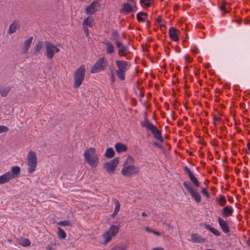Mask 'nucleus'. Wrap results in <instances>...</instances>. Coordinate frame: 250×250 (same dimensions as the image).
Instances as JSON below:
<instances>
[{
    "label": "nucleus",
    "mask_w": 250,
    "mask_h": 250,
    "mask_svg": "<svg viewBox=\"0 0 250 250\" xmlns=\"http://www.w3.org/2000/svg\"><path fill=\"white\" fill-rule=\"evenodd\" d=\"M58 235L60 238L62 239H64L66 237L65 232L60 227L58 228Z\"/></svg>",
    "instance_id": "31"
},
{
    "label": "nucleus",
    "mask_w": 250,
    "mask_h": 250,
    "mask_svg": "<svg viewBox=\"0 0 250 250\" xmlns=\"http://www.w3.org/2000/svg\"><path fill=\"white\" fill-rule=\"evenodd\" d=\"M9 130L8 127L4 125H0V133L6 132Z\"/></svg>",
    "instance_id": "42"
},
{
    "label": "nucleus",
    "mask_w": 250,
    "mask_h": 250,
    "mask_svg": "<svg viewBox=\"0 0 250 250\" xmlns=\"http://www.w3.org/2000/svg\"><path fill=\"white\" fill-rule=\"evenodd\" d=\"M218 202L221 206H225L227 203L226 197L223 195H220L218 199Z\"/></svg>",
    "instance_id": "33"
},
{
    "label": "nucleus",
    "mask_w": 250,
    "mask_h": 250,
    "mask_svg": "<svg viewBox=\"0 0 250 250\" xmlns=\"http://www.w3.org/2000/svg\"><path fill=\"white\" fill-rule=\"evenodd\" d=\"M121 11L122 12H125V2L122 4Z\"/></svg>",
    "instance_id": "51"
},
{
    "label": "nucleus",
    "mask_w": 250,
    "mask_h": 250,
    "mask_svg": "<svg viewBox=\"0 0 250 250\" xmlns=\"http://www.w3.org/2000/svg\"><path fill=\"white\" fill-rule=\"evenodd\" d=\"M125 250V246H123L122 245H117L115 246L114 248L112 249L111 250Z\"/></svg>",
    "instance_id": "40"
},
{
    "label": "nucleus",
    "mask_w": 250,
    "mask_h": 250,
    "mask_svg": "<svg viewBox=\"0 0 250 250\" xmlns=\"http://www.w3.org/2000/svg\"><path fill=\"white\" fill-rule=\"evenodd\" d=\"M153 145L159 147V148H161V145L158 143V142H154L153 143Z\"/></svg>",
    "instance_id": "49"
},
{
    "label": "nucleus",
    "mask_w": 250,
    "mask_h": 250,
    "mask_svg": "<svg viewBox=\"0 0 250 250\" xmlns=\"http://www.w3.org/2000/svg\"><path fill=\"white\" fill-rule=\"evenodd\" d=\"M93 21V19L92 17H88L85 19L84 20L83 22V25L84 27L89 26L90 27L92 26V21Z\"/></svg>",
    "instance_id": "29"
},
{
    "label": "nucleus",
    "mask_w": 250,
    "mask_h": 250,
    "mask_svg": "<svg viewBox=\"0 0 250 250\" xmlns=\"http://www.w3.org/2000/svg\"><path fill=\"white\" fill-rule=\"evenodd\" d=\"M244 22H245V24H247L249 22V20L248 19H246V20H245Z\"/></svg>",
    "instance_id": "63"
},
{
    "label": "nucleus",
    "mask_w": 250,
    "mask_h": 250,
    "mask_svg": "<svg viewBox=\"0 0 250 250\" xmlns=\"http://www.w3.org/2000/svg\"><path fill=\"white\" fill-rule=\"evenodd\" d=\"M117 214V213L113 212V213L111 214V217H114L115 216H116Z\"/></svg>",
    "instance_id": "61"
},
{
    "label": "nucleus",
    "mask_w": 250,
    "mask_h": 250,
    "mask_svg": "<svg viewBox=\"0 0 250 250\" xmlns=\"http://www.w3.org/2000/svg\"><path fill=\"white\" fill-rule=\"evenodd\" d=\"M220 118L219 117H217V116H216V115H214V117H213V120L214 121H218V120H220Z\"/></svg>",
    "instance_id": "54"
},
{
    "label": "nucleus",
    "mask_w": 250,
    "mask_h": 250,
    "mask_svg": "<svg viewBox=\"0 0 250 250\" xmlns=\"http://www.w3.org/2000/svg\"><path fill=\"white\" fill-rule=\"evenodd\" d=\"M142 215L144 217H147L148 216L147 214L145 212L142 213Z\"/></svg>",
    "instance_id": "58"
},
{
    "label": "nucleus",
    "mask_w": 250,
    "mask_h": 250,
    "mask_svg": "<svg viewBox=\"0 0 250 250\" xmlns=\"http://www.w3.org/2000/svg\"><path fill=\"white\" fill-rule=\"evenodd\" d=\"M146 26L147 28H148L150 25V21L149 20H146Z\"/></svg>",
    "instance_id": "53"
},
{
    "label": "nucleus",
    "mask_w": 250,
    "mask_h": 250,
    "mask_svg": "<svg viewBox=\"0 0 250 250\" xmlns=\"http://www.w3.org/2000/svg\"><path fill=\"white\" fill-rule=\"evenodd\" d=\"M183 186L196 203H198L201 202V195L197 191L196 188H192L191 184L189 181H184L183 182Z\"/></svg>",
    "instance_id": "5"
},
{
    "label": "nucleus",
    "mask_w": 250,
    "mask_h": 250,
    "mask_svg": "<svg viewBox=\"0 0 250 250\" xmlns=\"http://www.w3.org/2000/svg\"><path fill=\"white\" fill-rule=\"evenodd\" d=\"M46 48V52L45 55L49 59H52L54 57V45L49 41H46L44 42Z\"/></svg>",
    "instance_id": "12"
},
{
    "label": "nucleus",
    "mask_w": 250,
    "mask_h": 250,
    "mask_svg": "<svg viewBox=\"0 0 250 250\" xmlns=\"http://www.w3.org/2000/svg\"><path fill=\"white\" fill-rule=\"evenodd\" d=\"M223 3H224V5H221V6H220V9L221 10H222V11H224V12H225V13H228V11H226V6H225V5H226V4H229V3L228 2H227L226 1H224V2H223Z\"/></svg>",
    "instance_id": "43"
},
{
    "label": "nucleus",
    "mask_w": 250,
    "mask_h": 250,
    "mask_svg": "<svg viewBox=\"0 0 250 250\" xmlns=\"http://www.w3.org/2000/svg\"><path fill=\"white\" fill-rule=\"evenodd\" d=\"M130 66V63H127L126 62V69L128 68V66Z\"/></svg>",
    "instance_id": "62"
},
{
    "label": "nucleus",
    "mask_w": 250,
    "mask_h": 250,
    "mask_svg": "<svg viewBox=\"0 0 250 250\" xmlns=\"http://www.w3.org/2000/svg\"><path fill=\"white\" fill-rule=\"evenodd\" d=\"M119 228L117 226L112 225L109 229L103 234L104 241L103 243L104 245H106L111 239L112 237L115 236L118 232Z\"/></svg>",
    "instance_id": "7"
},
{
    "label": "nucleus",
    "mask_w": 250,
    "mask_h": 250,
    "mask_svg": "<svg viewBox=\"0 0 250 250\" xmlns=\"http://www.w3.org/2000/svg\"><path fill=\"white\" fill-rule=\"evenodd\" d=\"M237 22L239 23V24H240L242 22V20H239L237 21Z\"/></svg>",
    "instance_id": "64"
},
{
    "label": "nucleus",
    "mask_w": 250,
    "mask_h": 250,
    "mask_svg": "<svg viewBox=\"0 0 250 250\" xmlns=\"http://www.w3.org/2000/svg\"><path fill=\"white\" fill-rule=\"evenodd\" d=\"M27 160V165L29 166L27 171L31 174L35 170L37 164V158L35 152L30 151L28 152Z\"/></svg>",
    "instance_id": "4"
},
{
    "label": "nucleus",
    "mask_w": 250,
    "mask_h": 250,
    "mask_svg": "<svg viewBox=\"0 0 250 250\" xmlns=\"http://www.w3.org/2000/svg\"><path fill=\"white\" fill-rule=\"evenodd\" d=\"M114 147L118 153L125 152V145L123 143H117L114 145Z\"/></svg>",
    "instance_id": "26"
},
{
    "label": "nucleus",
    "mask_w": 250,
    "mask_h": 250,
    "mask_svg": "<svg viewBox=\"0 0 250 250\" xmlns=\"http://www.w3.org/2000/svg\"><path fill=\"white\" fill-rule=\"evenodd\" d=\"M18 26V22H16V21L11 23L9 26V29L7 31V33L11 34L15 33L16 31Z\"/></svg>",
    "instance_id": "27"
},
{
    "label": "nucleus",
    "mask_w": 250,
    "mask_h": 250,
    "mask_svg": "<svg viewBox=\"0 0 250 250\" xmlns=\"http://www.w3.org/2000/svg\"><path fill=\"white\" fill-rule=\"evenodd\" d=\"M128 45L131 48V49H130L128 47L126 46V49H125V50H126V56L127 55V53H130L131 52V50H134L133 47L131 44H129Z\"/></svg>",
    "instance_id": "44"
},
{
    "label": "nucleus",
    "mask_w": 250,
    "mask_h": 250,
    "mask_svg": "<svg viewBox=\"0 0 250 250\" xmlns=\"http://www.w3.org/2000/svg\"><path fill=\"white\" fill-rule=\"evenodd\" d=\"M146 230V231L148 232H151V233H153L157 235H160V233L159 232H158V231H155V230H153L151 229H150L148 227H146L145 228Z\"/></svg>",
    "instance_id": "39"
},
{
    "label": "nucleus",
    "mask_w": 250,
    "mask_h": 250,
    "mask_svg": "<svg viewBox=\"0 0 250 250\" xmlns=\"http://www.w3.org/2000/svg\"><path fill=\"white\" fill-rule=\"evenodd\" d=\"M157 22H158V23H160L161 21H162V18H161V16H159L157 20Z\"/></svg>",
    "instance_id": "55"
},
{
    "label": "nucleus",
    "mask_w": 250,
    "mask_h": 250,
    "mask_svg": "<svg viewBox=\"0 0 250 250\" xmlns=\"http://www.w3.org/2000/svg\"><path fill=\"white\" fill-rule=\"evenodd\" d=\"M142 125L145 127L147 130L150 131L155 139L161 142H164V139L160 131L158 129L156 126L150 122L146 117L145 118L144 121L142 123Z\"/></svg>",
    "instance_id": "2"
},
{
    "label": "nucleus",
    "mask_w": 250,
    "mask_h": 250,
    "mask_svg": "<svg viewBox=\"0 0 250 250\" xmlns=\"http://www.w3.org/2000/svg\"><path fill=\"white\" fill-rule=\"evenodd\" d=\"M112 37L116 42L117 47L119 48V55L125 56V46L121 42V39L116 31H114L112 32Z\"/></svg>",
    "instance_id": "9"
},
{
    "label": "nucleus",
    "mask_w": 250,
    "mask_h": 250,
    "mask_svg": "<svg viewBox=\"0 0 250 250\" xmlns=\"http://www.w3.org/2000/svg\"><path fill=\"white\" fill-rule=\"evenodd\" d=\"M9 172L11 179L18 178L20 175L21 168L17 166H14L11 167V170Z\"/></svg>",
    "instance_id": "16"
},
{
    "label": "nucleus",
    "mask_w": 250,
    "mask_h": 250,
    "mask_svg": "<svg viewBox=\"0 0 250 250\" xmlns=\"http://www.w3.org/2000/svg\"><path fill=\"white\" fill-rule=\"evenodd\" d=\"M9 172H7L1 175L0 176V185L6 183L11 180Z\"/></svg>",
    "instance_id": "23"
},
{
    "label": "nucleus",
    "mask_w": 250,
    "mask_h": 250,
    "mask_svg": "<svg viewBox=\"0 0 250 250\" xmlns=\"http://www.w3.org/2000/svg\"><path fill=\"white\" fill-rule=\"evenodd\" d=\"M57 225L61 226H71L72 224L69 220H64L59 222Z\"/></svg>",
    "instance_id": "35"
},
{
    "label": "nucleus",
    "mask_w": 250,
    "mask_h": 250,
    "mask_svg": "<svg viewBox=\"0 0 250 250\" xmlns=\"http://www.w3.org/2000/svg\"><path fill=\"white\" fill-rule=\"evenodd\" d=\"M99 4L98 0H94L91 3H90L88 6H87L85 9V13L87 14L92 15L97 11V9L96 7L97 5Z\"/></svg>",
    "instance_id": "13"
},
{
    "label": "nucleus",
    "mask_w": 250,
    "mask_h": 250,
    "mask_svg": "<svg viewBox=\"0 0 250 250\" xmlns=\"http://www.w3.org/2000/svg\"><path fill=\"white\" fill-rule=\"evenodd\" d=\"M218 221L223 231L226 233L230 231L229 228L225 221L219 217Z\"/></svg>",
    "instance_id": "18"
},
{
    "label": "nucleus",
    "mask_w": 250,
    "mask_h": 250,
    "mask_svg": "<svg viewBox=\"0 0 250 250\" xmlns=\"http://www.w3.org/2000/svg\"><path fill=\"white\" fill-rule=\"evenodd\" d=\"M140 171L139 167L133 165L126 166V177H133L137 175Z\"/></svg>",
    "instance_id": "11"
},
{
    "label": "nucleus",
    "mask_w": 250,
    "mask_h": 250,
    "mask_svg": "<svg viewBox=\"0 0 250 250\" xmlns=\"http://www.w3.org/2000/svg\"><path fill=\"white\" fill-rule=\"evenodd\" d=\"M33 37H30L28 39L26 40L24 43V52H27L28 51L29 48L30 46V44L33 40Z\"/></svg>",
    "instance_id": "28"
},
{
    "label": "nucleus",
    "mask_w": 250,
    "mask_h": 250,
    "mask_svg": "<svg viewBox=\"0 0 250 250\" xmlns=\"http://www.w3.org/2000/svg\"><path fill=\"white\" fill-rule=\"evenodd\" d=\"M191 239L193 243H204L206 241V239L198 233H192Z\"/></svg>",
    "instance_id": "19"
},
{
    "label": "nucleus",
    "mask_w": 250,
    "mask_h": 250,
    "mask_svg": "<svg viewBox=\"0 0 250 250\" xmlns=\"http://www.w3.org/2000/svg\"><path fill=\"white\" fill-rule=\"evenodd\" d=\"M205 228L208 229L210 231H211L212 233H213L214 235L216 236H220V232L216 229H214V228L212 227L211 226H210L208 224H205Z\"/></svg>",
    "instance_id": "30"
},
{
    "label": "nucleus",
    "mask_w": 250,
    "mask_h": 250,
    "mask_svg": "<svg viewBox=\"0 0 250 250\" xmlns=\"http://www.w3.org/2000/svg\"><path fill=\"white\" fill-rule=\"evenodd\" d=\"M115 155V152L112 147H108L106 149L104 157L110 159L113 158Z\"/></svg>",
    "instance_id": "24"
},
{
    "label": "nucleus",
    "mask_w": 250,
    "mask_h": 250,
    "mask_svg": "<svg viewBox=\"0 0 250 250\" xmlns=\"http://www.w3.org/2000/svg\"><path fill=\"white\" fill-rule=\"evenodd\" d=\"M247 147L248 148V149H249L250 150V142L248 143V144H247Z\"/></svg>",
    "instance_id": "59"
},
{
    "label": "nucleus",
    "mask_w": 250,
    "mask_h": 250,
    "mask_svg": "<svg viewBox=\"0 0 250 250\" xmlns=\"http://www.w3.org/2000/svg\"><path fill=\"white\" fill-rule=\"evenodd\" d=\"M184 170L188 173L190 181L194 184V185L196 187H199L200 186V182L197 179L190 169L187 166H185L184 167Z\"/></svg>",
    "instance_id": "14"
},
{
    "label": "nucleus",
    "mask_w": 250,
    "mask_h": 250,
    "mask_svg": "<svg viewBox=\"0 0 250 250\" xmlns=\"http://www.w3.org/2000/svg\"><path fill=\"white\" fill-rule=\"evenodd\" d=\"M134 160L133 157L131 156H128L126 159V166H129L130 165H132Z\"/></svg>",
    "instance_id": "38"
},
{
    "label": "nucleus",
    "mask_w": 250,
    "mask_h": 250,
    "mask_svg": "<svg viewBox=\"0 0 250 250\" xmlns=\"http://www.w3.org/2000/svg\"><path fill=\"white\" fill-rule=\"evenodd\" d=\"M147 14L144 12H140L137 14L136 18L139 22H145L146 21V17Z\"/></svg>",
    "instance_id": "25"
},
{
    "label": "nucleus",
    "mask_w": 250,
    "mask_h": 250,
    "mask_svg": "<svg viewBox=\"0 0 250 250\" xmlns=\"http://www.w3.org/2000/svg\"><path fill=\"white\" fill-rule=\"evenodd\" d=\"M201 192L203 194L206 196L207 198H209L210 195L207 189L206 188H203L201 191Z\"/></svg>",
    "instance_id": "41"
},
{
    "label": "nucleus",
    "mask_w": 250,
    "mask_h": 250,
    "mask_svg": "<svg viewBox=\"0 0 250 250\" xmlns=\"http://www.w3.org/2000/svg\"><path fill=\"white\" fill-rule=\"evenodd\" d=\"M84 160L92 168H95L99 163V158L95 148L89 147L83 153Z\"/></svg>",
    "instance_id": "1"
},
{
    "label": "nucleus",
    "mask_w": 250,
    "mask_h": 250,
    "mask_svg": "<svg viewBox=\"0 0 250 250\" xmlns=\"http://www.w3.org/2000/svg\"><path fill=\"white\" fill-rule=\"evenodd\" d=\"M126 3V14L132 12H135L137 9L136 2L134 0H127Z\"/></svg>",
    "instance_id": "15"
},
{
    "label": "nucleus",
    "mask_w": 250,
    "mask_h": 250,
    "mask_svg": "<svg viewBox=\"0 0 250 250\" xmlns=\"http://www.w3.org/2000/svg\"><path fill=\"white\" fill-rule=\"evenodd\" d=\"M151 250H164V249L160 247H156L152 249Z\"/></svg>",
    "instance_id": "56"
},
{
    "label": "nucleus",
    "mask_w": 250,
    "mask_h": 250,
    "mask_svg": "<svg viewBox=\"0 0 250 250\" xmlns=\"http://www.w3.org/2000/svg\"><path fill=\"white\" fill-rule=\"evenodd\" d=\"M177 31L178 30L173 27L169 28L168 34L169 37L171 40L175 42L178 41L179 40V37L177 33Z\"/></svg>",
    "instance_id": "20"
},
{
    "label": "nucleus",
    "mask_w": 250,
    "mask_h": 250,
    "mask_svg": "<svg viewBox=\"0 0 250 250\" xmlns=\"http://www.w3.org/2000/svg\"><path fill=\"white\" fill-rule=\"evenodd\" d=\"M163 224L166 225L169 229L173 230V228L169 223L164 222Z\"/></svg>",
    "instance_id": "45"
},
{
    "label": "nucleus",
    "mask_w": 250,
    "mask_h": 250,
    "mask_svg": "<svg viewBox=\"0 0 250 250\" xmlns=\"http://www.w3.org/2000/svg\"><path fill=\"white\" fill-rule=\"evenodd\" d=\"M46 249L48 250H54L53 249L52 247L50 245L46 247Z\"/></svg>",
    "instance_id": "57"
},
{
    "label": "nucleus",
    "mask_w": 250,
    "mask_h": 250,
    "mask_svg": "<svg viewBox=\"0 0 250 250\" xmlns=\"http://www.w3.org/2000/svg\"><path fill=\"white\" fill-rule=\"evenodd\" d=\"M123 168L121 170V173L123 175L125 176V162L123 164Z\"/></svg>",
    "instance_id": "47"
},
{
    "label": "nucleus",
    "mask_w": 250,
    "mask_h": 250,
    "mask_svg": "<svg viewBox=\"0 0 250 250\" xmlns=\"http://www.w3.org/2000/svg\"><path fill=\"white\" fill-rule=\"evenodd\" d=\"M114 202L115 205V207L114 212L118 213V212H119V211L120 210V208L119 202L117 200L114 199Z\"/></svg>",
    "instance_id": "37"
},
{
    "label": "nucleus",
    "mask_w": 250,
    "mask_h": 250,
    "mask_svg": "<svg viewBox=\"0 0 250 250\" xmlns=\"http://www.w3.org/2000/svg\"><path fill=\"white\" fill-rule=\"evenodd\" d=\"M185 59L186 60V61H189V62H190L191 61V59L190 58H189V57L188 55H186L185 56Z\"/></svg>",
    "instance_id": "52"
},
{
    "label": "nucleus",
    "mask_w": 250,
    "mask_h": 250,
    "mask_svg": "<svg viewBox=\"0 0 250 250\" xmlns=\"http://www.w3.org/2000/svg\"><path fill=\"white\" fill-rule=\"evenodd\" d=\"M107 63L104 57H101L99 59L94 63L90 69L91 73H97L101 71L104 70L106 67Z\"/></svg>",
    "instance_id": "6"
},
{
    "label": "nucleus",
    "mask_w": 250,
    "mask_h": 250,
    "mask_svg": "<svg viewBox=\"0 0 250 250\" xmlns=\"http://www.w3.org/2000/svg\"><path fill=\"white\" fill-rule=\"evenodd\" d=\"M107 47H106V52L108 54H111L114 52V48L113 44L109 42H107L106 43Z\"/></svg>",
    "instance_id": "32"
},
{
    "label": "nucleus",
    "mask_w": 250,
    "mask_h": 250,
    "mask_svg": "<svg viewBox=\"0 0 250 250\" xmlns=\"http://www.w3.org/2000/svg\"><path fill=\"white\" fill-rule=\"evenodd\" d=\"M233 208L232 207L227 206L225 207L222 211V215L223 217H228L232 215L233 213Z\"/></svg>",
    "instance_id": "17"
},
{
    "label": "nucleus",
    "mask_w": 250,
    "mask_h": 250,
    "mask_svg": "<svg viewBox=\"0 0 250 250\" xmlns=\"http://www.w3.org/2000/svg\"><path fill=\"white\" fill-rule=\"evenodd\" d=\"M247 243L248 245V246L250 247V238H249V239L247 240Z\"/></svg>",
    "instance_id": "60"
},
{
    "label": "nucleus",
    "mask_w": 250,
    "mask_h": 250,
    "mask_svg": "<svg viewBox=\"0 0 250 250\" xmlns=\"http://www.w3.org/2000/svg\"><path fill=\"white\" fill-rule=\"evenodd\" d=\"M20 244L23 247H27L30 245L31 242L27 238H23L21 240Z\"/></svg>",
    "instance_id": "34"
},
{
    "label": "nucleus",
    "mask_w": 250,
    "mask_h": 250,
    "mask_svg": "<svg viewBox=\"0 0 250 250\" xmlns=\"http://www.w3.org/2000/svg\"><path fill=\"white\" fill-rule=\"evenodd\" d=\"M12 88V86L4 87L0 85V94L1 96L3 97H6Z\"/></svg>",
    "instance_id": "22"
},
{
    "label": "nucleus",
    "mask_w": 250,
    "mask_h": 250,
    "mask_svg": "<svg viewBox=\"0 0 250 250\" xmlns=\"http://www.w3.org/2000/svg\"><path fill=\"white\" fill-rule=\"evenodd\" d=\"M53 50H54V53L55 52L58 53L60 51V49L58 48V47H57L56 46H55V45H54Z\"/></svg>",
    "instance_id": "48"
},
{
    "label": "nucleus",
    "mask_w": 250,
    "mask_h": 250,
    "mask_svg": "<svg viewBox=\"0 0 250 250\" xmlns=\"http://www.w3.org/2000/svg\"><path fill=\"white\" fill-rule=\"evenodd\" d=\"M115 76L114 74L112 73L111 76V83H113L115 81Z\"/></svg>",
    "instance_id": "50"
},
{
    "label": "nucleus",
    "mask_w": 250,
    "mask_h": 250,
    "mask_svg": "<svg viewBox=\"0 0 250 250\" xmlns=\"http://www.w3.org/2000/svg\"><path fill=\"white\" fill-rule=\"evenodd\" d=\"M85 68L83 64L76 69L74 73V88L79 87L82 83L85 77Z\"/></svg>",
    "instance_id": "3"
},
{
    "label": "nucleus",
    "mask_w": 250,
    "mask_h": 250,
    "mask_svg": "<svg viewBox=\"0 0 250 250\" xmlns=\"http://www.w3.org/2000/svg\"><path fill=\"white\" fill-rule=\"evenodd\" d=\"M151 0H140V3L144 4V6L146 8L150 7L151 3L150 2Z\"/></svg>",
    "instance_id": "36"
},
{
    "label": "nucleus",
    "mask_w": 250,
    "mask_h": 250,
    "mask_svg": "<svg viewBox=\"0 0 250 250\" xmlns=\"http://www.w3.org/2000/svg\"><path fill=\"white\" fill-rule=\"evenodd\" d=\"M119 162V158L116 157L110 162L105 163L104 164V167L108 174H112L114 172Z\"/></svg>",
    "instance_id": "8"
},
{
    "label": "nucleus",
    "mask_w": 250,
    "mask_h": 250,
    "mask_svg": "<svg viewBox=\"0 0 250 250\" xmlns=\"http://www.w3.org/2000/svg\"><path fill=\"white\" fill-rule=\"evenodd\" d=\"M83 31L86 37L89 36V30L87 27L83 26Z\"/></svg>",
    "instance_id": "46"
},
{
    "label": "nucleus",
    "mask_w": 250,
    "mask_h": 250,
    "mask_svg": "<svg viewBox=\"0 0 250 250\" xmlns=\"http://www.w3.org/2000/svg\"><path fill=\"white\" fill-rule=\"evenodd\" d=\"M116 65L118 68L116 70V75L121 80L123 81L125 79V62L117 61Z\"/></svg>",
    "instance_id": "10"
},
{
    "label": "nucleus",
    "mask_w": 250,
    "mask_h": 250,
    "mask_svg": "<svg viewBox=\"0 0 250 250\" xmlns=\"http://www.w3.org/2000/svg\"><path fill=\"white\" fill-rule=\"evenodd\" d=\"M43 46V43L42 41H38L37 43L35 46L34 51V55H38V54H41V50L42 49Z\"/></svg>",
    "instance_id": "21"
}]
</instances>
